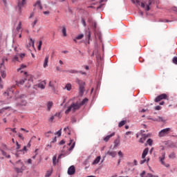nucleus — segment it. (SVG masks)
<instances>
[{
	"instance_id": "1",
	"label": "nucleus",
	"mask_w": 177,
	"mask_h": 177,
	"mask_svg": "<svg viewBox=\"0 0 177 177\" xmlns=\"http://www.w3.org/2000/svg\"><path fill=\"white\" fill-rule=\"evenodd\" d=\"M26 95H19V92L16 93L15 94V99L18 101L17 103V106L19 107L20 106H27V100H26Z\"/></svg>"
},
{
	"instance_id": "2",
	"label": "nucleus",
	"mask_w": 177,
	"mask_h": 177,
	"mask_svg": "<svg viewBox=\"0 0 177 177\" xmlns=\"http://www.w3.org/2000/svg\"><path fill=\"white\" fill-rule=\"evenodd\" d=\"M80 109H81L80 102H73L69 106H68L65 111V114H68L70 111L75 113V111H77V110H80Z\"/></svg>"
},
{
	"instance_id": "3",
	"label": "nucleus",
	"mask_w": 177,
	"mask_h": 177,
	"mask_svg": "<svg viewBox=\"0 0 177 177\" xmlns=\"http://www.w3.org/2000/svg\"><path fill=\"white\" fill-rule=\"evenodd\" d=\"M14 169L15 171L17 174H23V171L26 169V167H24V163L21 162V160L17 161L15 165H14Z\"/></svg>"
},
{
	"instance_id": "4",
	"label": "nucleus",
	"mask_w": 177,
	"mask_h": 177,
	"mask_svg": "<svg viewBox=\"0 0 177 177\" xmlns=\"http://www.w3.org/2000/svg\"><path fill=\"white\" fill-rule=\"evenodd\" d=\"M0 74L2 78H6V69L5 68L4 59L3 58H0Z\"/></svg>"
},
{
	"instance_id": "5",
	"label": "nucleus",
	"mask_w": 177,
	"mask_h": 177,
	"mask_svg": "<svg viewBox=\"0 0 177 177\" xmlns=\"http://www.w3.org/2000/svg\"><path fill=\"white\" fill-rule=\"evenodd\" d=\"M77 83L78 84L80 88V95L82 96L84 95V92H85V82L82 80H80L79 79H77Z\"/></svg>"
},
{
	"instance_id": "6",
	"label": "nucleus",
	"mask_w": 177,
	"mask_h": 177,
	"mask_svg": "<svg viewBox=\"0 0 177 177\" xmlns=\"http://www.w3.org/2000/svg\"><path fill=\"white\" fill-rule=\"evenodd\" d=\"M169 132H171V128L163 129L159 132L158 136L160 138H164V136L169 135Z\"/></svg>"
},
{
	"instance_id": "7",
	"label": "nucleus",
	"mask_w": 177,
	"mask_h": 177,
	"mask_svg": "<svg viewBox=\"0 0 177 177\" xmlns=\"http://www.w3.org/2000/svg\"><path fill=\"white\" fill-rule=\"evenodd\" d=\"M167 94L163 93L157 96L154 100V102H156V103H158V102H161L162 100H164V99H167Z\"/></svg>"
},
{
	"instance_id": "8",
	"label": "nucleus",
	"mask_w": 177,
	"mask_h": 177,
	"mask_svg": "<svg viewBox=\"0 0 177 177\" xmlns=\"http://www.w3.org/2000/svg\"><path fill=\"white\" fill-rule=\"evenodd\" d=\"M159 158L162 165H165V167H166L167 168L169 167V165L165 164V162H164V160H165V152H162V156H160Z\"/></svg>"
},
{
	"instance_id": "9",
	"label": "nucleus",
	"mask_w": 177,
	"mask_h": 177,
	"mask_svg": "<svg viewBox=\"0 0 177 177\" xmlns=\"http://www.w3.org/2000/svg\"><path fill=\"white\" fill-rule=\"evenodd\" d=\"M74 174H75V167L72 165L68 169V175H74Z\"/></svg>"
},
{
	"instance_id": "10",
	"label": "nucleus",
	"mask_w": 177,
	"mask_h": 177,
	"mask_svg": "<svg viewBox=\"0 0 177 177\" xmlns=\"http://www.w3.org/2000/svg\"><path fill=\"white\" fill-rule=\"evenodd\" d=\"M24 75H26V79L19 80V81L18 82V84H19V85H23V84H24V82H26V81H27V78H31V75H27V72H24Z\"/></svg>"
},
{
	"instance_id": "11",
	"label": "nucleus",
	"mask_w": 177,
	"mask_h": 177,
	"mask_svg": "<svg viewBox=\"0 0 177 177\" xmlns=\"http://www.w3.org/2000/svg\"><path fill=\"white\" fill-rule=\"evenodd\" d=\"M4 95L6 96H9L10 97H12L13 96V89L10 88L6 91V92L4 93Z\"/></svg>"
},
{
	"instance_id": "12",
	"label": "nucleus",
	"mask_w": 177,
	"mask_h": 177,
	"mask_svg": "<svg viewBox=\"0 0 177 177\" xmlns=\"http://www.w3.org/2000/svg\"><path fill=\"white\" fill-rule=\"evenodd\" d=\"M37 86L38 88H40V89H45V86H46V81L44 80L39 83Z\"/></svg>"
},
{
	"instance_id": "13",
	"label": "nucleus",
	"mask_w": 177,
	"mask_h": 177,
	"mask_svg": "<svg viewBox=\"0 0 177 177\" xmlns=\"http://www.w3.org/2000/svg\"><path fill=\"white\" fill-rule=\"evenodd\" d=\"M48 63H49V55H46L45 57L44 62V64H43V67L44 68H46V67L48 66Z\"/></svg>"
},
{
	"instance_id": "14",
	"label": "nucleus",
	"mask_w": 177,
	"mask_h": 177,
	"mask_svg": "<svg viewBox=\"0 0 177 177\" xmlns=\"http://www.w3.org/2000/svg\"><path fill=\"white\" fill-rule=\"evenodd\" d=\"M150 5H151V2L149 3V5H145L144 3H141V8H143V9H145L147 11L150 10Z\"/></svg>"
},
{
	"instance_id": "15",
	"label": "nucleus",
	"mask_w": 177,
	"mask_h": 177,
	"mask_svg": "<svg viewBox=\"0 0 177 177\" xmlns=\"http://www.w3.org/2000/svg\"><path fill=\"white\" fill-rule=\"evenodd\" d=\"M147 154H149V148H146L145 149H144L142 154V160H145V158H146V156H147Z\"/></svg>"
},
{
	"instance_id": "16",
	"label": "nucleus",
	"mask_w": 177,
	"mask_h": 177,
	"mask_svg": "<svg viewBox=\"0 0 177 177\" xmlns=\"http://www.w3.org/2000/svg\"><path fill=\"white\" fill-rule=\"evenodd\" d=\"M115 135V132H113L111 135L106 136V137L104 138V142H107L108 140H110L111 138H113Z\"/></svg>"
},
{
	"instance_id": "17",
	"label": "nucleus",
	"mask_w": 177,
	"mask_h": 177,
	"mask_svg": "<svg viewBox=\"0 0 177 177\" xmlns=\"http://www.w3.org/2000/svg\"><path fill=\"white\" fill-rule=\"evenodd\" d=\"M148 136L146 134L142 135V137L139 140L140 143H145L146 139H147Z\"/></svg>"
},
{
	"instance_id": "18",
	"label": "nucleus",
	"mask_w": 177,
	"mask_h": 177,
	"mask_svg": "<svg viewBox=\"0 0 177 177\" xmlns=\"http://www.w3.org/2000/svg\"><path fill=\"white\" fill-rule=\"evenodd\" d=\"M151 120L152 121H158L159 122H165V120L160 116H158V118H154V119L151 118Z\"/></svg>"
},
{
	"instance_id": "19",
	"label": "nucleus",
	"mask_w": 177,
	"mask_h": 177,
	"mask_svg": "<svg viewBox=\"0 0 177 177\" xmlns=\"http://www.w3.org/2000/svg\"><path fill=\"white\" fill-rule=\"evenodd\" d=\"M55 117H58V118H61V115L60 113H55V115H53L50 118V121H53L55 120Z\"/></svg>"
},
{
	"instance_id": "20",
	"label": "nucleus",
	"mask_w": 177,
	"mask_h": 177,
	"mask_svg": "<svg viewBox=\"0 0 177 177\" xmlns=\"http://www.w3.org/2000/svg\"><path fill=\"white\" fill-rule=\"evenodd\" d=\"M34 6H35L38 9H42V5L41 4V1H37Z\"/></svg>"
},
{
	"instance_id": "21",
	"label": "nucleus",
	"mask_w": 177,
	"mask_h": 177,
	"mask_svg": "<svg viewBox=\"0 0 177 177\" xmlns=\"http://www.w3.org/2000/svg\"><path fill=\"white\" fill-rule=\"evenodd\" d=\"M106 154H108V156H111V157H115V156H117V152L115 151H109Z\"/></svg>"
},
{
	"instance_id": "22",
	"label": "nucleus",
	"mask_w": 177,
	"mask_h": 177,
	"mask_svg": "<svg viewBox=\"0 0 177 177\" xmlns=\"http://www.w3.org/2000/svg\"><path fill=\"white\" fill-rule=\"evenodd\" d=\"M100 158H101L100 156H97V157L94 160V161L93 162V165H96V164H99V162H100Z\"/></svg>"
},
{
	"instance_id": "23",
	"label": "nucleus",
	"mask_w": 177,
	"mask_h": 177,
	"mask_svg": "<svg viewBox=\"0 0 177 177\" xmlns=\"http://www.w3.org/2000/svg\"><path fill=\"white\" fill-rule=\"evenodd\" d=\"M66 73H69L70 74H78L80 72L74 69H71V70L66 71Z\"/></svg>"
},
{
	"instance_id": "24",
	"label": "nucleus",
	"mask_w": 177,
	"mask_h": 177,
	"mask_svg": "<svg viewBox=\"0 0 177 177\" xmlns=\"http://www.w3.org/2000/svg\"><path fill=\"white\" fill-rule=\"evenodd\" d=\"M53 106V102H48L47 104V110L48 111H50V109H52V106Z\"/></svg>"
},
{
	"instance_id": "25",
	"label": "nucleus",
	"mask_w": 177,
	"mask_h": 177,
	"mask_svg": "<svg viewBox=\"0 0 177 177\" xmlns=\"http://www.w3.org/2000/svg\"><path fill=\"white\" fill-rule=\"evenodd\" d=\"M26 5V0H22L21 3H20V1H19L18 3V6L19 8H20V9H21V8H23V6H24Z\"/></svg>"
},
{
	"instance_id": "26",
	"label": "nucleus",
	"mask_w": 177,
	"mask_h": 177,
	"mask_svg": "<svg viewBox=\"0 0 177 177\" xmlns=\"http://www.w3.org/2000/svg\"><path fill=\"white\" fill-rule=\"evenodd\" d=\"M125 124H127V120H122L118 124L119 128H121L122 127H124V125H125Z\"/></svg>"
},
{
	"instance_id": "27",
	"label": "nucleus",
	"mask_w": 177,
	"mask_h": 177,
	"mask_svg": "<svg viewBox=\"0 0 177 177\" xmlns=\"http://www.w3.org/2000/svg\"><path fill=\"white\" fill-rule=\"evenodd\" d=\"M62 32L64 37H67V29L64 26L62 27Z\"/></svg>"
},
{
	"instance_id": "28",
	"label": "nucleus",
	"mask_w": 177,
	"mask_h": 177,
	"mask_svg": "<svg viewBox=\"0 0 177 177\" xmlns=\"http://www.w3.org/2000/svg\"><path fill=\"white\" fill-rule=\"evenodd\" d=\"M26 66L24 64H21V66L17 69L18 72L23 73V69L26 68Z\"/></svg>"
},
{
	"instance_id": "29",
	"label": "nucleus",
	"mask_w": 177,
	"mask_h": 177,
	"mask_svg": "<svg viewBox=\"0 0 177 177\" xmlns=\"http://www.w3.org/2000/svg\"><path fill=\"white\" fill-rule=\"evenodd\" d=\"M86 103H88V98H84L81 102H80V107L81 106H84Z\"/></svg>"
},
{
	"instance_id": "30",
	"label": "nucleus",
	"mask_w": 177,
	"mask_h": 177,
	"mask_svg": "<svg viewBox=\"0 0 177 177\" xmlns=\"http://www.w3.org/2000/svg\"><path fill=\"white\" fill-rule=\"evenodd\" d=\"M1 154L4 157H6V158H9L10 157V155H8V153H6V152H5L3 150H1Z\"/></svg>"
},
{
	"instance_id": "31",
	"label": "nucleus",
	"mask_w": 177,
	"mask_h": 177,
	"mask_svg": "<svg viewBox=\"0 0 177 177\" xmlns=\"http://www.w3.org/2000/svg\"><path fill=\"white\" fill-rule=\"evenodd\" d=\"M52 175V170H48L46 173L45 177H50Z\"/></svg>"
},
{
	"instance_id": "32",
	"label": "nucleus",
	"mask_w": 177,
	"mask_h": 177,
	"mask_svg": "<svg viewBox=\"0 0 177 177\" xmlns=\"http://www.w3.org/2000/svg\"><path fill=\"white\" fill-rule=\"evenodd\" d=\"M120 145V139H116L114 141V147H117Z\"/></svg>"
},
{
	"instance_id": "33",
	"label": "nucleus",
	"mask_w": 177,
	"mask_h": 177,
	"mask_svg": "<svg viewBox=\"0 0 177 177\" xmlns=\"http://www.w3.org/2000/svg\"><path fill=\"white\" fill-rule=\"evenodd\" d=\"M65 89H67L68 91H71V84H66Z\"/></svg>"
},
{
	"instance_id": "34",
	"label": "nucleus",
	"mask_w": 177,
	"mask_h": 177,
	"mask_svg": "<svg viewBox=\"0 0 177 177\" xmlns=\"http://www.w3.org/2000/svg\"><path fill=\"white\" fill-rule=\"evenodd\" d=\"M176 155L175 153L172 152L169 155V158H171V160H174L175 158Z\"/></svg>"
},
{
	"instance_id": "35",
	"label": "nucleus",
	"mask_w": 177,
	"mask_h": 177,
	"mask_svg": "<svg viewBox=\"0 0 177 177\" xmlns=\"http://www.w3.org/2000/svg\"><path fill=\"white\" fill-rule=\"evenodd\" d=\"M17 32H19V31H20V30H21V22H19L17 28H16Z\"/></svg>"
},
{
	"instance_id": "36",
	"label": "nucleus",
	"mask_w": 177,
	"mask_h": 177,
	"mask_svg": "<svg viewBox=\"0 0 177 177\" xmlns=\"http://www.w3.org/2000/svg\"><path fill=\"white\" fill-rule=\"evenodd\" d=\"M48 86L52 88L53 91H55V86L53 85L51 81L49 82Z\"/></svg>"
},
{
	"instance_id": "37",
	"label": "nucleus",
	"mask_w": 177,
	"mask_h": 177,
	"mask_svg": "<svg viewBox=\"0 0 177 177\" xmlns=\"http://www.w3.org/2000/svg\"><path fill=\"white\" fill-rule=\"evenodd\" d=\"M147 143L149 145V146H151V145H153V140L151 139H148L147 141Z\"/></svg>"
},
{
	"instance_id": "38",
	"label": "nucleus",
	"mask_w": 177,
	"mask_h": 177,
	"mask_svg": "<svg viewBox=\"0 0 177 177\" xmlns=\"http://www.w3.org/2000/svg\"><path fill=\"white\" fill-rule=\"evenodd\" d=\"M41 46H42V41L40 40V41H39V46H38V47H37L38 50H41Z\"/></svg>"
},
{
	"instance_id": "39",
	"label": "nucleus",
	"mask_w": 177,
	"mask_h": 177,
	"mask_svg": "<svg viewBox=\"0 0 177 177\" xmlns=\"http://www.w3.org/2000/svg\"><path fill=\"white\" fill-rule=\"evenodd\" d=\"M55 135H57V136L60 137L62 136V129H60L58 131L55 133Z\"/></svg>"
},
{
	"instance_id": "40",
	"label": "nucleus",
	"mask_w": 177,
	"mask_h": 177,
	"mask_svg": "<svg viewBox=\"0 0 177 177\" xmlns=\"http://www.w3.org/2000/svg\"><path fill=\"white\" fill-rule=\"evenodd\" d=\"M8 109H10V107H5L3 108L2 109L0 110V115L2 114V113H3V111H5V110H8Z\"/></svg>"
},
{
	"instance_id": "41",
	"label": "nucleus",
	"mask_w": 177,
	"mask_h": 177,
	"mask_svg": "<svg viewBox=\"0 0 177 177\" xmlns=\"http://www.w3.org/2000/svg\"><path fill=\"white\" fill-rule=\"evenodd\" d=\"M84 38V34L79 35L77 37L76 39H82Z\"/></svg>"
},
{
	"instance_id": "42",
	"label": "nucleus",
	"mask_w": 177,
	"mask_h": 177,
	"mask_svg": "<svg viewBox=\"0 0 177 177\" xmlns=\"http://www.w3.org/2000/svg\"><path fill=\"white\" fill-rule=\"evenodd\" d=\"M56 160H57V157L53 156V165H56Z\"/></svg>"
},
{
	"instance_id": "43",
	"label": "nucleus",
	"mask_w": 177,
	"mask_h": 177,
	"mask_svg": "<svg viewBox=\"0 0 177 177\" xmlns=\"http://www.w3.org/2000/svg\"><path fill=\"white\" fill-rule=\"evenodd\" d=\"M50 133H53V132H52L51 131H48V132L45 133V136H46V138H49V134H50Z\"/></svg>"
},
{
	"instance_id": "44",
	"label": "nucleus",
	"mask_w": 177,
	"mask_h": 177,
	"mask_svg": "<svg viewBox=\"0 0 177 177\" xmlns=\"http://www.w3.org/2000/svg\"><path fill=\"white\" fill-rule=\"evenodd\" d=\"M82 24L84 26V27H86V21H85L84 19H82Z\"/></svg>"
},
{
	"instance_id": "45",
	"label": "nucleus",
	"mask_w": 177,
	"mask_h": 177,
	"mask_svg": "<svg viewBox=\"0 0 177 177\" xmlns=\"http://www.w3.org/2000/svg\"><path fill=\"white\" fill-rule=\"evenodd\" d=\"M118 156L120 157L121 158H122V157L124 156V154L122 153V151H119L118 153Z\"/></svg>"
},
{
	"instance_id": "46",
	"label": "nucleus",
	"mask_w": 177,
	"mask_h": 177,
	"mask_svg": "<svg viewBox=\"0 0 177 177\" xmlns=\"http://www.w3.org/2000/svg\"><path fill=\"white\" fill-rule=\"evenodd\" d=\"M74 147H75V142H73L71 147L69 148V151H71Z\"/></svg>"
},
{
	"instance_id": "47",
	"label": "nucleus",
	"mask_w": 177,
	"mask_h": 177,
	"mask_svg": "<svg viewBox=\"0 0 177 177\" xmlns=\"http://www.w3.org/2000/svg\"><path fill=\"white\" fill-rule=\"evenodd\" d=\"M38 22V19H35L33 23L32 24V27H35V24Z\"/></svg>"
},
{
	"instance_id": "48",
	"label": "nucleus",
	"mask_w": 177,
	"mask_h": 177,
	"mask_svg": "<svg viewBox=\"0 0 177 177\" xmlns=\"http://www.w3.org/2000/svg\"><path fill=\"white\" fill-rule=\"evenodd\" d=\"M2 3H3L4 6H8V1L6 0H1Z\"/></svg>"
},
{
	"instance_id": "49",
	"label": "nucleus",
	"mask_w": 177,
	"mask_h": 177,
	"mask_svg": "<svg viewBox=\"0 0 177 177\" xmlns=\"http://www.w3.org/2000/svg\"><path fill=\"white\" fill-rule=\"evenodd\" d=\"M13 62H19V57L15 56L12 58Z\"/></svg>"
},
{
	"instance_id": "50",
	"label": "nucleus",
	"mask_w": 177,
	"mask_h": 177,
	"mask_svg": "<svg viewBox=\"0 0 177 177\" xmlns=\"http://www.w3.org/2000/svg\"><path fill=\"white\" fill-rule=\"evenodd\" d=\"M28 81L29 82V85L28 86V88H30V86H31V84H32V80L28 79Z\"/></svg>"
},
{
	"instance_id": "51",
	"label": "nucleus",
	"mask_w": 177,
	"mask_h": 177,
	"mask_svg": "<svg viewBox=\"0 0 177 177\" xmlns=\"http://www.w3.org/2000/svg\"><path fill=\"white\" fill-rule=\"evenodd\" d=\"M8 129H10V131H12V132H13L14 133H17V131H16V129H12V128H8Z\"/></svg>"
},
{
	"instance_id": "52",
	"label": "nucleus",
	"mask_w": 177,
	"mask_h": 177,
	"mask_svg": "<svg viewBox=\"0 0 177 177\" xmlns=\"http://www.w3.org/2000/svg\"><path fill=\"white\" fill-rule=\"evenodd\" d=\"M31 46L34 47V41H32V39H30V41L29 43V46Z\"/></svg>"
},
{
	"instance_id": "53",
	"label": "nucleus",
	"mask_w": 177,
	"mask_h": 177,
	"mask_svg": "<svg viewBox=\"0 0 177 177\" xmlns=\"http://www.w3.org/2000/svg\"><path fill=\"white\" fill-rule=\"evenodd\" d=\"M173 63H174V64H177V57H174L173 58Z\"/></svg>"
},
{
	"instance_id": "54",
	"label": "nucleus",
	"mask_w": 177,
	"mask_h": 177,
	"mask_svg": "<svg viewBox=\"0 0 177 177\" xmlns=\"http://www.w3.org/2000/svg\"><path fill=\"white\" fill-rule=\"evenodd\" d=\"M145 175H146V171H142V172L140 174V177H145Z\"/></svg>"
},
{
	"instance_id": "55",
	"label": "nucleus",
	"mask_w": 177,
	"mask_h": 177,
	"mask_svg": "<svg viewBox=\"0 0 177 177\" xmlns=\"http://www.w3.org/2000/svg\"><path fill=\"white\" fill-rule=\"evenodd\" d=\"M87 38H88V40L91 39V32H90V31H88V32H87Z\"/></svg>"
},
{
	"instance_id": "56",
	"label": "nucleus",
	"mask_w": 177,
	"mask_h": 177,
	"mask_svg": "<svg viewBox=\"0 0 177 177\" xmlns=\"http://www.w3.org/2000/svg\"><path fill=\"white\" fill-rule=\"evenodd\" d=\"M153 176H154V175H153L150 173H148L147 175L145 177H153Z\"/></svg>"
},
{
	"instance_id": "57",
	"label": "nucleus",
	"mask_w": 177,
	"mask_h": 177,
	"mask_svg": "<svg viewBox=\"0 0 177 177\" xmlns=\"http://www.w3.org/2000/svg\"><path fill=\"white\" fill-rule=\"evenodd\" d=\"M16 145H17V150H19V149H20V145H19L18 142H16Z\"/></svg>"
},
{
	"instance_id": "58",
	"label": "nucleus",
	"mask_w": 177,
	"mask_h": 177,
	"mask_svg": "<svg viewBox=\"0 0 177 177\" xmlns=\"http://www.w3.org/2000/svg\"><path fill=\"white\" fill-rule=\"evenodd\" d=\"M24 56H26V54H24V53L19 55V57H21V59H23L24 57Z\"/></svg>"
},
{
	"instance_id": "59",
	"label": "nucleus",
	"mask_w": 177,
	"mask_h": 177,
	"mask_svg": "<svg viewBox=\"0 0 177 177\" xmlns=\"http://www.w3.org/2000/svg\"><path fill=\"white\" fill-rule=\"evenodd\" d=\"M155 110H161V107L160 106H155Z\"/></svg>"
},
{
	"instance_id": "60",
	"label": "nucleus",
	"mask_w": 177,
	"mask_h": 177,
	"mask_svg": "<svg viewBox=\"0 0 177 177\" xmlns=\"http://www.w3.org/2000/svg\"><path fill=\"white\" fill-rule=\"evenodd\" d=\"M145 161H146V160H145V158H144L142 160H140V164H141V165L145 164Z\"/></svg>"
},
{
	"instance_id": "61",
	"label": "nucleus",
	"mask_w": 177,
	"mask_h": 177,
	"mask_svg": "<svg viewBox=\"0 0 177 177\" xmlns=\"http://www.w3.org/2000/svg\"><path fill=\"white\" fill-rule=\"evenodd\" d=\"M27 162H28V164H32V160L28 159V161H27Z\"/></svg>"
},
{
	"instance_id": "62",
	"label": "nucleus",
	"mask_w": 177,
	"mask_h": 177,
	"mask_svg": "<svg viewBox=\"0 0 177 177\" xmlns=\"http://www.w3.org/2000/svg\"><path fill=\"white\" fill-rule=\"evenodd\" d=\"M131 134H132V131H127V132H126L127 136H129Z\"/></svg>"
},
{
	"instance_id": "63",
	"label": "nucleus",
	"mask_w": 177,
	"mask_h": 177,
	"mask_svg": "<svg viewBox=\"0 0 177 177\" xmlns=\"http://www.w3.org/2000/svg\"><path fill=\"white\" fill-rule=\"evenodd\" d=\"M64 143H66V142L64 140L59 142V145H64Z\"/></svg>"
},
{
	"instance_id": "64",
	"label": "nucleus",
	"mask_w": 177,
	"mask_h": 177,
	"mask_svg": "<svg viewBox=\"0 0 177 177\" xmlns=\"http://www.w3.org/2000/svg\"><path fill=\"white\" fill-rule=\"evenodd\" d=\"M49 11H44V15H49Z\"/></svg>"
}]
</instances>
